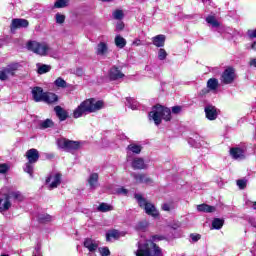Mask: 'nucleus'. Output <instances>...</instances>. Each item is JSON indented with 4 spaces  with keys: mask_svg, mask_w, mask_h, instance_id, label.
Returning a JSON list of instances; mask_svg holds the SVG:
<instances>
[{
    "mask_svg": "<svg viewBox=\"0 0 256 256\" xmlns=\"http://www.w3.org/2000/svg\"><path fill=\"white\" fill-rule=\"evenodd\" d=\"M103 107H105V103L101 100H96L95 98L86 99L73 111V117L74 119H79L89 115V113H97Z\"/></svg>",
    "mask_w": 256,
    "mask_h": 256,
    "instance_id": "obj_1",
    "label": "nucleus"
},
{
    "mask_svg": "<svg viewBox=\"0 0 256 256\" xmlns=\"http://www.w3.org/2000/svg\"><path fill=\"white\" fill-rule=\"evenodd\" d=\"M136 256H163V250L153 242V240H143L137 242Z\"/></svg>",
    "mask_w": 256,
    "mask_h": 256,
    "instance_id": "obj_2",
    "label": "nucleus"
},
{
    "mask_svg": "<svg viewBox=\"0 0 256 256\" xmlns=\"http://www.w3.org/2000/svg\"><path fill=\"white\" fill-rule=\"evenodd\" d=\"M149 118L154 121L155 125H161L162 119L164 121H171V109L158 104L152 108Z\"/></svg>",
    "mask_w": 256,
    "mask_h": 256,
    "instance_id": "obj_3",
    "label": "nucleus"
},
{
    "mask_svg": "<svg viewBox=\"0 0 256 256\" xmlns=\"http://www.w3.org/2000/svg\"><path fill=\"white\" fill-rule=\"evenodd\" d=\"M135 199L139 205V207H142L144 209L146 215H150V217H153L154 219H157L159 217V210H157V207H155V204L147 201L141 194H135Z\"/></svg>",
    "mask_w": 256,
    "mask_h": 256,
    "instance_id": "obj_4",
    "label": "nucleus"
},
{
    "mask_svg": "<svg viewBox=\"0 0 256 256\" xmlns=\"http://www.w3.org/2000/svg\"><path fill=\"white\" fill-rule=\"evenodd\" d=\"M57 146L59 147V149H63V151L71 153L72 151H79V149L83 147V142L73 141L67 138H59L57 140Z\"/></svg>",
    "mask_w": 256,
    "mask_h": 256,
    "instance_id": "obj_5",
    "label": "nucleus"
},
{
    "mask_svg": "<svg viewBox=\"0 0 256 256\" xmlns=\"http://www.w3.org/2000/svg\"><path fill=\"white\" fill-rule=\"evenodd\" d=\"M29 51L36 53V55H40L41 57H45L51 53V47L45 42H37L31 41L27 45Z\"/></svg>",
    "mask_w": 256,
    "mask_h": 256,
    "instance_id": "obj_6",
    "label": "nucleus"
},
{
    "mask_svg": "<svg viewBox=\"0 0 256 256\" xmlns=\"http://www.w3.org/2000/svg\"><path fill=\"white\" fill-rule=\"evenodd\" d=\"M236 77L235 69H233V67H228L221 74L220 81L223 85H231V83H234Z\"/></svg>",
    "mask_w": 256,
    "mask_h": 256,
    "instance_id": "obj_7",
    "label": "nucleus"
},
{
    "mask_svg": "<svg viewBox=\"0 0 256 256\" xmlns=\"http://www.w3.org/2000/svg\"><path fill=\"white\" fill-rule=\"evenodd\" d=\"M19 69V63H13L0 71V81H7L15 75V71Z\"/></svg>",
    "mask_w": 256,
    "mask_h": 256,
    "instance_id": "obj_8",
    "label": "nucleus"
},
{
    "mask_svg": "<svg viewBox=\"0 0 256 256\" xmlns=\"http://www.w3.org/2000/svg\"><path fill=\"white\" fill-rule=\"evenodd\" d=\"M141 151H143V146H141V144H137L135 142L130 143L126 148V159L128 163L131 161V155H139Z\"/></svg>",
    "mask_w": 256,
    "mask_h": 256,
    "instance_id": "obj_9",
    "label": "nucleus"
},
{
    "mask_svg": "<svg viewBox=\"0 0 256 256\" xmlns=\"http://www.w3.org/2000/svg\"><path fill=\"white\" fill-rule=\"evenodd\" d=\"M46 185H48L49 189H57L59 185H61V174L52 173L46 179Z\"/></svg>",
    "mask_w": 256,
    "mask_h": 256,
    "instance_id": "obj_10",
    "label": "nucleus"
},
{
    "mask_svg": "<svg viewBox=\"0 0 256 256\" xmlns=\"http://www.w3.org/2000/svg\"><path fill=\"white\" fill-rule=\"evenodd\" d=\"M204 112H205L206 118L209 121H215V119L219 117V110L217 109V107L213 106L212 104L206 105L204 108Z\"/></svg>",
    "mask_w": 256,
    "mask_h": 256,
    "instance_id": "obj_11",
    "label": "nucleus"
},
{
    "mask_svg": "<svg viewBox=\"0 0 256 256\" xmlns=\"http://www.w3.org/2000/svg\"><path fill=\"white\" fill-rule=\"evenodd\" d=\"M11 196L9 194L1 195L0 193V213L11 209Z\"/></svg>",
    "mask_w": 256,
    "mask_h": 256,
    "instance_id": "obj_12",
    "label": "nucleus"
},
{
    "mask_svg": "<svg viewBox=\"0 0 256 256\" xmlns=\"http://www.w3.org/2000/svg\"><path fill=\"white\" fill-rule=\"evenodd\" d=\"M109 77L111 81H119V79L125 77V74L121 71V68L113 66L109 71Z\"/></svg>",
    "mask_w": 256,
    "mask_h": 256,
    "instance_id": "obj_13",
    "label": "nucleus"
},
{
    "mask_svg": "<svg viewBox=\"0 0 256 256\" xmlns=\"http://www.w3.org/2000/svg\"><path fill=\"white\" fill-rule=\"evenodd\" d=\"M131 167L135 170H141V169H147V164L145 163V160L141 157H135L134 159H131Z\"/></svg>",
    "mask_w": 256,
    "mask_h": 256,
    "instance_id": "obj_14",
    "label": "nucleus"
},
{
    "mask_svg": "<svg viewBox=\"0 0 256 256\" xmlns=\"http://www.w3.org/2000/svg\"><path fill=\"white\" fill-rule=\"evenodd\" d=\"M230 155L233 159H237L239 161L245 159V148H231L230 149Z\"/></svg>",
    "mask_w": 256,
    "mask_h": 256,
    "instance_id": "obj_15",
    "label": "nucleus"
},
{
    "mask_svg": "<svg viewBox=\"0 0 256 256\" xmlns=\"http://www.w3.org/2000/svg\"><path fill=\"white\" fill-rule=\"evenodd\" d=\"M23 27H29V21L26 19H13L10 29L13 32L16 29H21Z\"/></svg>",
    "mask_w": 256,
    "mask_h": 256,
    "instance_id": "obj_16",
    "label": "nucleus"
},
{
    "mask_svg": "<svg viewBox=\"0 0 256 256\" xmlns=\"http://www.w3.org/2000/svg\"><path fill=\"white\" fill-rule=\"evenodd\" d=\"M83 245L90 253H95L99 248V243L91 238H86Z\"/></svg>",
    "mask_w": 256,
    "mask_h": 256,
    "instance_id": "obj_17",
    "label": "nucleus"
},
{
    "mask_svg": "<svg viewBox=\"0 0 256 256\" xmlns=\"http://www.w3.org/2000/svg\"><path fill=\"white\" fill-rule=\"evenodd\" d=\"M26 158L28 163H37L39 161V151L35 148H32L26 152Z\"/></svg>",
    "mask_w": 256,
    "mask_h": 256,
    "instance_id": "obj_18",
    "label": "nucleus"
},
{
    "mask_svg": "<svg viewBox=\"0 0 256 256\" xmlns=\"http://www.w3.org/2000/svg\"><path fill=\"white\" fill-rule=\"evenodd\" d=\"M32 97L36 103H39V101H43V98L45 97V92H43V88L41 87H34L32 89Z\"/></svg>",
    "mask_w": 256,
    "mask_h": 256,
    "instance_id": "obj_19",
    "label": "nucleus"
},
{
    "mask_svg": "<svg viewBox=\"0 0 256 256\" xmlns=\"http://www.w3.org/2000/svg\"><path fill=\"white\" fill-rule=\"evenodd\" d=\"M108 51H109V47L107 46V43H105V42H100L96 46V55H98L100 57L107 55Z\"/></svg>",
    "mask_w": 256,
    "mask_h": 256,
    "instance_id": "obj_20",
    "label": "nucleus"
},
{
    "mask_svg": "<svg viewBox=\"0 0 256 256\" xmlns=\"http://www.w3.org/2000/svg\"><path fill=\"white\" fill-rule=\"evenodd\" d=\"M44 103H57L59 101V97L55 93L46 92L44 93V98L42 99Z\"/></svg>",
    "mask_w": 256,
    "mask_h": 256,
    "instance_id": "obj_21",
    "label": "nucleus"
},
{
    "mask_svg": "<svg viewBox=\"0 0 256 256\" xmlns=\"http://www.w3.org/2000/svg\"><path fill=\"white\" fill-rule=\"evenodd\" d=\"M165 39V35L159 34L152 38V43L155 45V47H165Z\"/></svg>",
    "mask_w": 256,
    "mask_h": 256,
    "instance_id": "obj_22",
    "label": "nucleus"
},
{
    "mask_svg": "<svg viewBox=\"0 0 256 256\" xmlns=\"http://www.w3.org/2000/svg\"><path fill=\"white\" fill-rule=\"evenodd\" d=\"M88 184L90 186V189H97V185H99V174L93 173L88 178Z\"/></svg>",
    "mask_w": 256,
    "mask_h": 256,
    "instance_id": "obj_23",
    "label": "nucleus"
},
{
    "mask_svg": "<svg viewBox=\"0 0 256 256\" xmlns=\"http://www.w3.org/2000/svg\"><path fill=\"white\" fill-rule=\"evenodd\" d=\"M188 143L191 145V147H195L196 149H199V147H203V145H205V142L199 140V136L197 135H195L194 138H189Z\"/></svg>",
    "mask_w": 256,
    "mask_h": 256,
    "instance_id": "obj_24",
    "label": "nucleus"
},
{
    "mask_svg": "<svg viewBox=\"0 0 256 256\" xmlns=\"http://www.w3.org/2000/svg\"><path fill=\"white\" fill-rule=\"evenodd\" d=\"M132 177L135 179L136 183H152L151 178H148L145 174H132Z\"/></svg>",
    "mask_w": 256,
    "mask_h": 256,
    "instance_id": "obj_25",
    "label": "nucleus"
},
{
    "mask_svg": "<svg viewBox=\"0 0 256 256\" xmlns=\"http://www.w3.org/2000/svg\"><path fill=\"white\" fill-rule=\"evenodd\" d=\"M54 110H55L57 117L60 119V121H65V119H67V117H69V114H67V111L62 109L61 106H56L54 108Z\"/></svg>",
    "mask_w": 256,
    "mask_h": 256,
    "instance_id": "obj_26",
    "label": "nucleus"
},
{
    "mask_svg": "<svg viewBox=\"0 0 256 256\" xmlns=\"http://www.w3.org/2000/svg\"><path fill=\"white\" fill-rule=\"evenodd\" d=\"M197 211H199L200 213H214L215 206L200 204L197 206Z\"/></svg>",
    "mask_w": 256,
    "mask_h": 256,
    "instance_id": "obj_27",
    "label": "nucleus"
},
{
    "mask_svg": "<svg viewBox=\"0 0 256 256\" xmlns=\"http://www.w3.org/2000/svg\"><path fill=\"white\" fill-rule=\"evenodd\" d=\"M207 87L210 91H217L219 89V80L217 78H210L207 81Z\"/></svg>",
    "mask_w": 256,
    "mask_h": 256,
    "instance_id": "obj_28",
    "label": "nucleus"
},
{
    "mask_svg": "<svg viewBox=\"0 0 256 256\" xmlns=\"http://www.w3.org/2000/svg\"><path fill=\"white\" fill-rule=\"evenodd\" d=\"M114 42H115L116 47H118V49H123V48H125V45H127V40H125V38H123V36H121V35H117L115 37Z\"/></svg>",
    "mask_w": 256,
    "mask_h": 256,
    "instance_id": "obj_29",
    "label": "nucleus"
},
{
    "mask_svg": "<svg viewBox=\"0 0 256 256\" xmlns=\"http://www.w3.org/2000/svg\"><path fill=\"white\" fill-rule=\"evenodd\" d=\"M37 124H38L39 127H41L42 129H49V128L54 127L53 120H51V119H46V120H44V121L38 120V121H37Z\"/></svg>",
    "mask_w": 256,
    "mask_h": 256,
    "instance_id": "obj_30",
    "label": "nucleus"
},
{
    "mask_svg": "<svg viewBox=\"0 0 256 256\" xmlns=\"http://www.w3.org/2000/svg\"><path fill=\"white\" fill-rule=\"evenodd\" d=\"M126 106L132 109V111H135L139 109V102L134 98H126Z\"/></svg>",
    "mask_w": 256,
    "mask_h": 256,
    "instance_id": "obj_31",
    "label": "nucleus"
},
{
    "mask_svg": "<svg viewBox=\"0 0 256 256\" xmlns=\"http://www.w3.org/2000/svg\"><path fill=\"white\" fill-rule=\"evenodd\" d=\"M206 23H208V25H211V27H213L214 29H217V27L221 25L219 21H217V18H215V16L213 15H209L206 17Z\"/></svg>",
    "mask_w": 256,
    "mask_h": 256,
    "instance_id": "obj_32",
    "label": "nucleus"
},
{
    "mask_svg": "<svg viewBox=\"0 0 256 256\" xmlns=\"http://www.w3.org/2000/svg\"><path fill=\"white\" fill-rule=\"evenodd\" d=\"M121 237V232L117 230H111L106 234V241H111L112 239H119Z\"/></svg>",
    "mask_w": 256,
    "mask_h": 256,
    "instance_id": "obj_33",
    "label": "nucleus"
},
{
    "mask_svg": "<svg viewBox=\"0 0 256 256\" xmlns=\"http://www.w3.org/2000/svg\"><path fill=\"white\" fill-rule=\"evenodd\" d=\"M97 211H100V213H107L108 211H113V207L110 204L101 203L97 207Z\"/></svg>",
    "mask_w": 256,
    "mask_h": 256,
    "instance_id": "obj_34",
    "label": "nucleus"
},
{
    "mask_svg": "<svg viewBox=\"0 0 256 256\" xmlns=\"http://www.w3.org/2000/svg\"><path fill=\"white\" fill-rule=\"evenodd\" d=\"M11 171V163H0V175H7Z\"/></svg>",
    "mask_w": 256,
    "mask_h": 256,
    "instance_id": "obj_35",
    "label": "nucleus"
},
{
    "mask_svg": "<svg viewBox=\"0 0 256 256\" xmlns=\"http://www.w3.org/2000/svg\"><path fill=\"white\" fill-rule=\"evenodd\" d=\"M54 85L56 87H58L59 89H67V82L63 78H61V77H58L54 81Z\"/></svg>",
    "mask_w": 256,
    "mask_h": 256,
    "instance_id": "obj_36",
    "label": "nucleus"
},
{
    "mask_svg": "<svg viewBox=\"0 0 256 256\" xmlns=\"http://www.w3.org/2000/svg\"><path fill=\"white\" fill-rule=\"evenodd\" d=\"M51 71V66L47 64L38 65V73L39 75H43L45 73H49Z\"/></svg>",
    "mask_w": 256,
    "mask_h": 256,
    "instance_id": "obj_37",
    "label": "nucleus"
},
{
    "mask_svg": "<svg viewBox=\"0 0 256 256\" xmlns=\"http://www.w3.org/2000/svg\"><path fill=\"white\" fill-rule=\"evenodd\" d=\"M8 195L10 196V200L14 199L15 201H23V199H24L23 194H21V192H19V191L11 192Z\"/></svg>",
    "mask_w": 256,
    "mask_h": 256,
    "instance_id": "obj_38",
    "label": "nucleus"
},
{
    "mask_svg": "<svg viewBox=\"0 0 256 256\" xmlns=\"http://www.w3.org/2000/svg\"><path fill=\"white\" fill-rule=\"evenodd\" d=\"M67 5H69V1L67 0H57L54 3L55 9H63V7H67Z\"/></svg>",
    "mask_w": 256,
    "mask_h": 256,
    "instance_id": "obj_39",
    "label": "nucleus"
},
{
    "mask_svg": "<svg viewBox=\"0 0 256 256\" xmlns=\"http://www.w3.org/2000/svg\"><path fill=\"white\" fill-rule=\"evenodd\" d=\"M25 173H28L30 177H33V162H28L24 166Z\"/></svg>",
    "mask_w": 256,
    "mask_h": 256,
    "instance_id": "obj_40",
    "label": "nucleus"
},
{
    "mask_svg": "<svg viewBox=\"0 0 256 256\" xmlns=\"http://www.w3.org/2000/svg\"><path fill=\"white\" fill-rule=\"evenodd\" d=\"M162 211H175V204L173 203H164L161 206Z\"/></svg>",
    "mask_w": 256,
    "mask_h": 256,
    "instance_id": "obj_41",
    "label": "nucleus"
},
{
    "mask_svg": "<svg viewBox=\"0 0 256 256\" xmlns=\"http://www.w3.org/2000/svg\"><path fill=\"white\" fill-rule=\"evenodd\" d=\"M212 227L214 229H221V227H223V220L222 219H219V218H215L213 221H212Z\"/></svg>",
    "mask_w": 256,
    "mask_h": 256,
    "instance_id": "obj_42",
    "label": "nucleus"
},
{
    "mask_svg": "<svg viewBox=\"0 0 256 256\" xmlns=\"http://www.w3.org/2000/svg\"><path fill=\"white\" fill-rule=\"evenodd\" d=\"M158 59L160 61H165V59H167V51H165V49L160 48L158 51Z\"/></svg>",
    "mask_w": 256,
    "mask_h": 256,
    "instance_id": "obj_43",
    "label": "nucleus"
},
{
    "mask_svg": "<svg viewBox=\"0 0 256 256\" xmlns=\"http://www.w3.org/2000/svg\"><path fill=\"white\" fill-rule=\"evenodd\" d=\"M39 221L41 223H48L49 221H51V215L42 214V215L39 216Z\"/></svg>",
    "mask_w": 256,
    "mask_h": 256,
    "instance_id": "obj_44",
    "label": "nucleus"
},
{
    "mask_svg": "<svg viewBox=\"0 0 256 256\" xmlns=\"http://www.w3.org/2000/svg\"><path fill=\"white\" fill-rule=\"evenodd\" d=\"M56 23L59 25H62V23H65V15L57 13L55 16Z\"/></svg>",
    "mask_w": 256,
    "mask_h": 256,
    "instance_id": "obj_45",
    "label": "nucleus"
},
{
    "mask_svg": "<svg viewBox=\"0 0 256 256\" xmlns=\"http://www.w3.org/2000/svg\"><path fill=\"white\" fill-rule=\"evenodd\" d=\"M98 251H99L100 255H102V256L111 255V252L109 251V248H107V247L99 248Z\"/></svg>",
    "mask_w": 256,
    "mask_h": 256,
    "instance_id": "obj_46",
    "label": "nucleus"
},
{
    "mask_svg": "<svg viewBox=\"0 0 256 256\" xmlns=\"http://www.w3.org/2000/svg\"><path fill=\"white\" fill-rule=\"evenodd\" d=\"M114 19L121 20L123 19V12L121 10H116L113 12Z\"/></svg>",
    "mask_w": 256,
    "mask_h": 256,
    "instance_id": "obj_47",
    "label": "nucleus"
},
{
    "mask_svg": "<svg viewBox=\"0 0 256 256\" xmlns=\"http://www.w3.org/2000/svg\"><path fill=\"white\" fill-rule=\"evenodd\" d=\"M182 109L183 108L181 106H173L172 107L173 115H179V113H181Z\"/></svg>",
    "mask_w": 256,
    "mask_h": 256,
    "instance_id": "obj_48",
    "label": "nucleus"
},
{
    "mask_svg": "<svg viewBox=\"0 0 256 256\" xmlns=\"http://www.w3.org/2000/svg\"><path fill=\"white\" fill-rule=\"evenodd\" d=\"M247 35L249 39H256V29L248 30Z\"/></svg>",
    "mask_w": 256,
    "mask_h": 256,
    "instance_id": "obj_49",
    "label": "nucleus"
},
{
    "mask_svg": "<svg viewBox=\"0 0 256 256\" xmlns=\"http://www.w3.org/2000/svg\"><path fill=\"white\" fill-rule=\"evenodd\" d=\"M237 186L239 187V189H244L245 187H247V181H245V180H238L237 181Z\"/></svg>",
    "mask_w": 256,
    "mask_h": 256,
    "instance_id": "obj_50",
    "label": "nucleus"
},
{
    "mask_svg": "<svg viewBox=\"0 0 256 256\" xmlns=\"http://www.w3.org/2000/svg\"><path fill=\"white\" fill-rule=\"evenodd\" d=\"M116 193H118V195H127V193H129V191L127 189L121 187L116 190Z\"/></svg>",
    "mask_w": 256,
    "mask_h": 256,
    "instance_id": "obj_51",
    "label": "nucleus"
},
{
    "mask_svg": "<svg viewBox=\"0 0 256 256\" xmlns=\"http://www.w3.org/2000/svg\"><path fill=\"white\" fill-rule=\"evenodd\" d=\"M190 239L193 241V243H197V241H199V239H201V235H199V234H191L190 235Z\"/></svg>",
    "mask_w": 256,
    "mask_h": 256,
    "instance_id": "obj_52",
    "label": "nucleus"
},
{
    "mask_svg": "<svg viewBox=\"0 0 256 256\" xmlns=\"http://www.w3.org/2000/svg\"><path fill=\"white\" fill-rule=\"evenodd\" d=\"M132 45H134L135 47H141V39L136 38L133 42Z\"/></svg>",
    "mask_w": 256,
    "mask_h": 256,
    "instance_id": "obj_53",
    "label": "nucleus"
},
{
    "mask_svg": "<svg viewBox=\"0 0 256 256\" xmlns=\"http://www.w3.org/2000/svg\"><path fill=\"white\" fill-rule=\"evenodd\" d=\"M249 66L256 68V58H251V59H250V61H249Z\"/></svg>",
    "mask_w": 256,
    "mask_h": 256,
    "instance_id": "obj_54",
    "label": "nucleus"
},
{
    "mask_svg": "<svg viewBox=\"0 0 256 256\" xmlns=\"http://www.w3.org/2000/svg\"><path fill=\"white\" fill-rule=\"evenodd\" d=\"M125 27V25H123V22H119L117 25H116V29L118 31H123V28Z\"/></svg>",
    "mask_w": 256,
    "mask_h": 256,
    "instance_id": "obj_55",
    "label": "nucleus"
},
{
    "mask_svg": "<svg viewBox=\"0 0 256 256\" xmlns=\"http://www.w3.org/2000/svg\"><path fill=\"white\" fill-rule=\"evenodd\" d=\"M245 121H247V118L243 117V118H240L238 120V125H243V123H245Z\"/></svg>",
    "mask_w": 256,
    "mask_h": 256,
    "instance_id": "obj_56",
    "label": "nucleus"
},
{
    "mask_svg": "<svg viewBox=\"0 0 256 256\" xmlns=\"http://www.w3.org/2000/svg\"><path fill=\"white\" fill-rule=\"evenodd\" d=\"M179 227H181V223L179 222L172 225V229H179Z\"/></svg>",
    "mask_w": 256,
    "mask_h": 256,
    "instance_id": "obj_57",
    "label": "nucleus"
},
{
    "mask_svg": "<svg viewBox=\"0 0 256 256\" xmlns=\"http://www.w3.org/2000/svg\"><path fill=\"white\" fill-rule=\"evenodd\" d=\"M33 256H41V254L39 253V247L36 248V252H34Z\"/></svg>",
    "mask_w": 256,
    "mask_h": 256,
    "instance_id": "obj_58",
    "label": "nucleus"
},
{
    "mask_svg": "<svg viewBox=\"0 0 256 256\" xmlns=\"http://www.w3.org/2000/svg\"><path fill=\"white\" fill-rule=\"evenodd\" d=\"M251 49H253V51H256V42L252 43Z\"/></svg>",
    "mask_w": 256,
    "mask_h": 256,
    "instance_id": "obj_59",
    "label": "nucleus"
},
{
    "mask_svg": "<svg viewBox=\"0 0 256 256\" xmlns=\"http://www.w3.org/2000/svg\"><path fill=\"white\" fill-rule=\"evenodd\" d=\"M153 239H154V241L157 240V239H158L159 241H161V239H163V237L154 236Z\"/></svg>",
    "mask_w": 256,
    "mask_h": 256,
    "instance_id": "obj_60",
    "label": "nucleus"
},
{
    "mask_svg": "<svg viewBox=\"0 0 256 256\" xmlns=\"http://www.w3.org/2000/svg\"><path fill=\"white\" fill-rule=\"evenodd\" d=\"M253 209H256V202L253 203Z\"/></svg>",
    "mask_w": 256,
    "mask_h": 256,
    "instance_id": "obj_61",
    "label": "nucleus"
},
{
    "mask_svg": "<svg viewBox=\"0 0 256 256\" xmlns=\"http://www.w3.org/2000/svg\"><path fill=\"white\" fill-rule=\"evenodd\" d=\"M102 1L108 2V1H111V0H102Z\"/></svg>",
    "mask_w": 256,
    "mask_h": 256,
    "instance_id": "obj_62",
    "label": "nucleus"
},
{
    "mask_svg": "<svg viewBox=\"0 0 256 256\" xmlns=\"http://www.w3.org/2000/svg\"><path fill=\"white\" fill-rule=\"evenodd\" d=\"M138 229H141V226H138Z\"/></svg>",
    "mask_w": 256,
    "mask_h": 256,
    "instance_id": "obj_63",
    "label": "nucleus"
},
{
    "mask_svg": "<svg viewBox=\"0 0 256 256\" xmlns=\"http://www.w3.org/2000/svg\"><path fill=\"white\" fill-rule=\"evenodd\" d=\"M2 256H9V255H2Z\"/></svg>",
    "mask_w": 256,
    "mask_h": 256,
    "instance_id": "obj_64",
    "label": "nucleus"
}]
</instances>
